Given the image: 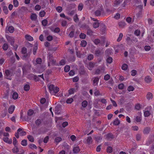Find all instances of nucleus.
I'll return each mask as SVG.
<instances>
[{"label":"nucleus","mask_w":154,"mask_h":154,"mask_svg":"<svg viewBox=\"0 0 154 154\" xmlns=\"http://www.w3.org/2000/svg\"><path fill=\"white\" fill-rule=\"evenodd\" d=\"M27 49L26 47H23L22 48L21 52L22 54H23L22 57L23 60H25L27 58L29 57L30 54L29 53H27Z\"/></svg>","instance_id":"nucleus-1"},{"label":"nucleus","mask_w":154,"mask_h":154,"mask_svg":"<svg viewBox=\"0 0 154 154\" xmlns=\"http://www.w3.org/2000/svg\"><path fill=\"white\" fill-rule=\"evenodd\" d=\"M5 73L6 78L8 79H11L10 78L14 74V71L12 69L6 70Z\"/></svg>","instance_id":"nucleus-2"},{"label":"nucleus","mask_w":154,"mask_h":154,"mask_svg":"<svg viewBox=\"0 0 154 154\" xmlns=\"http://www.w3.org/2000/svg\"><path fill=\"white\" fill-rule=\"evenodd\" d=\"M7 39L8 42H9L12 46L14 45V40L13 38L10 36H8L7 37Z\"/></svg>","instance_id":"nucleus-3"},{"label":"nucleus","mask_w":154,"mask_h":154,"mask_svg":"<svg viewBox=\"0 0 154 154\" xmlns=\"http://www.w3.org/2000/svg\"><path fill=\"white\" fill-rule=\"evenodd\" d=\"M3 140L5 142L9 144H11L12 143V140L11 139H9L7 137H3Z\"/></svg>","instance_id":"nucleus-4"},{"label":"nucleus","mask_w":154,"mask_h":154,"mask_svg":"<svg viewBox=\"0 0 154 154\" xmlns=\"http://www.w3.org/2000/svg\"><path fill=\"white\" fill-rule=\"evenodd\" d=\"M100 79V78L96 77L94 78L93 81V85L94 86H96L97 85Z\"/></svg>","instance_id":"nucleus-5"},{"label":"nucleus","mask_w":154,"mask_h":154,"mask_svg":"<svg viewBox=\"0 0 154 154\" xmlns=\"http://www.w3.org/2000/svg\"><path fill=\"white\" fill-rule=\"evenodd\" d=\"M95 64V63L94 62H90L88 65V69L89 70H92V69L94 67Z\"/></svg>","instance_id":"nucleus-6"},{"label":"nucleus","mask_w":154,"mask_h":154,"mask_svg":"<svg viewBox=\"0 0 154 154\" xmlns=\"http://www.w3.org/2000/svg\"><path fill=\"white\" fill-rule=\"evenodd\" d=\"M106 137L107 140H111L113 138L114 136L112 133H109L106 135Z\"/></svg>","instance_id":"nucleus-7"},{"label":"nucleus","mask_w":154,"mask_h":154,"mask_svg":"<svg viewBox=\"0 0 154 154\" xmlns=\"http://www.w3.org/2000/svg\"><path fill=\"white\" fill-rule=\"evenodd\" d=\"M137 7L140 10L138 13L137 14H136L137 17H139L140 16V14H141L142 13V10L143 9V5H139Z\"/></svg>","instance_id":"nucleus-8"},{"label":"nucleus","mask_w":154,"mask_h":154,"mask_svg":"<svg viewBox=\"0 0 154 154\" xmlns=\"http://www.w3.org/2000/svg\"><path fill=\"white\" fill-rule=\"evenodd\" d=\"M51 63L54 66H59L58 64L56 63V61L55 60L52 59L48 62V63ZM48 66H50V64L48 63Z\"/></svg>","instance_id":"nucleus-9"},{"label":"nucleus","mask_w":154,"mask_h":154,"mask_svg":"<svg viewBox=\"0 0 154 154\" xmlns=\"http://www.w3.org/2000/svg\"><path fill=\"white\" fill-rule=\"evenodd\" d=\"M15 108V107L14 106H11L9 108L8 111L10 114H12L14 112Z\"/></svg>","instance_id":"nucleus-10"},{"label":"nucleus","mask_w":154,"mask_h":154,"mask_svg":"<svg viewBox=\"0 0 154 154\" xmlns=\"http://www.w3.org/2000/svg\"><path fill=\"white\" fill-rule=\"evenodd\" d=\"M25 38L26 39L29 41H32L33 40V38L30 35L27 34L25 36Z\"/></svg>","instance_id":"nucleus-11"},{"label":"nucleus","mask_w":154,"mask_h":154,"mask_svg":"<svg viewBox=\"0 0 154 154\" xmlns=\"http://www.w3.org/2000/svg\"><path fill=\"white\" fill-rule=\"evenodd\" d=\"M92 138L91 137H88L86 139L87 143L88 145L91 144L92 142Z\"/></svg>","instance_id":"nucleus-12"},{"label":"nucleus","mask_w":154,"mask_h":154,"mask_svg":"<svg viewBox=\"0 0 154 154\" xmlns=\"http://www.w3.org/2000/svg\"><path fill=\"white\" fill-rule=\"evenodd\" d=\"M68 92L69 95H71L74 94L76 91L75 88H71L69 90Z\"/></svg>","instance_id":"nucleus-13"},{"label":"nucleus","mask_w":154,"mask_h":154,"mask_svg":"<svg viewBox=\"0 0 154 154\" xmlns=\"http://www.w3.org/2000/svg\"><path fill=\"white\" fill-rule=\"evenodd\" d=\"M123 0H115L114 2V4L115 6H117L119 5Z\"/></svg>","instance_id":"nucleus-14"},{"label":"nucleus","mask_w":154,"mask_h":154,"mask_svg":"<svg viewBox=\"0 0 154 154\" xmlns=\"http://www.w3.org/2000/svg\"><path fill=\"white\" fill-rule=\"evenodd\" d=\"M30 18L32 20H35L37 18V16L36 14L32 13L30 16Z\"/></svg>","instance_id":"nucleus-15"},{"label":"nucleus","mask_w":154,"mask_h":154,"mask_svg":"<svg viewBox=\"0 0 154 154\" xmlns=\"http://www.w3.org/2000/svg\"><path fill=\"white\" fill-rule=\"evenodd\" d=\"M51 30L55 33H58L60 32V29L59 27H56L54 29H51Z\"/></svg>","instance_id":"nucleus-16"},{"label":"nucleus","mask_w":154,"mask_h":154,"mask_svg":"<svg viewBox=\"0 0 154 154\" xmlns=\"http://www.w3.org/2000/svg\"><path fill=\"white\" fill-rule=\"evenodd\" d=\"M80 151V149L79 146L75 147L73 149V152L74 153H77L79 152Z\"/></svg>","instance_id":"nucleus-17"},{"label":"nucleus","mask_w":154,"mask_h":154,"mask_svg":"<svg viewBox=\"0 0 154 154\" xmlns=\"http://www.w3.org/2000/svg\"><path fill=\"white\" fill-rule=\"evenodd\" d=\"M47 58L48 60V62L51 60L53 59V56L52 54L49 53L47 55Z\"/></svg>","instance_id":"nucleus-18"},{"label":"nucleus","mask_w":154,"mask_h":154,"mask_svg":"<svg viewBox=\"0 0 154 154\" xmlns=\"http://www.w3.org/2000/svg\"><path fill=\"white\" fill-rule=\"evenodd\" d=\"M54 86L53 85H51L48 86V89L51 93L52 91L54 92Z\"/></svg>","instance_id":"nucleus-19"},{"label":"nucleus","mask_w":154,"mask_h":154,"mask_svg":"<svg viewBox=\"0 0 154 154\" xmlns=\"http://www.w3.org/2000/svg\"><path fill=\"white\" fill-rule=\"evenodd\" d=\"M81 105L83 108L86 107L88 105V102L86 100H84L82 103Z\"/></svg>","instance_id":"nucleus-20"},{"label":"nucleus","mask_w":154,"mask_h":154,"mask_svg":"<svg viewBox=\"0 0 154 154\" xmlns=\"http://www.w3.org/2000/svg\"><path fill=\"white\" fill-rule=\"evenodd\" d=\"M153 97L152 94L150 92H148L146 95V98L148 100L152 98Z\"/></svg>","instance_id":"nucleus-21"},{"label":"nucleus","mask_w":154,"mask_h":154,"mask_svg":"<svg viewBox=\"0 0 154 154\" xmlns=\"http://www.w3.org/2000/svg\"><path fill=\"white\" fill-rule=\"evenodd\" d=\"M3 10L5 14H7L8 13V10L7 7L5 6H4L3 7Z\"/></svg>","instance_id":"nucleus-22"},{"label":"nucleus","mask_w":154,"mask_h":154,"mask_svg":"<svg viewBox=\"0 0 154 154\" xmlns=\"http://www.w3.org/2000/svg\"><path fill=\"white\" fill-rule=\"evenodd\" d=\"M120 121L118 118H116L113 122V124L115 125H118L120 124Z\"/></svg>","instance_id":"nucleus-23"},{"label":"nucleus","mask_w":154,"mask_h":154,"mask_svg":"<svg viewBox=\"0 0 154 154\" xmlns=\"http://www.w3.org/2000/svg\"><path fill=\"white\" fill-rule=\"evenodd\" d=\"M112 58L110 57H108L106 59L107 63L109 64L111 63L112 62Z\"/></svg>","instance_id":"nucleus-24"},{"label":"nucleus","mask_w":154,"mask_h":154,"mask_svg":"<svg viewBox=\"0 0 154 154\" xmlns=\"http://www.w3.org/2000/svg\"><path fill=\"white\" fill-rule=\"evenodd\" d=\"M8 30L10 33H12L14 31V28L12 26H10L8 27Z\"/></svg>","instance_id":"nucleus-25"},{"label":"nucleus","mask_w":154,"mask_h":154,"mask_svg":"<svg viewBox=\"0 0 154 154\" xmlns=\"http://www.w3.org/2000/svg\"><path fill=\"white\" fill-rule=\"evenodd\" d=\"M27 137L29 141H30L32 142H33L34 141V137L32 136L31 135H28Z\"/></svg>","instance_id":"nucleus-26"},{"label":"nucleus","mask_w":154,"mask_h":154,"mask_svg":"<svg viewBox=\"0 0 154 154\" xmlns=\"http://www.w3.org/2000/svg\"><path fill=\"white\" fill-rule=\"evenodd\" d=\"M42 23L43 26H46L48 23L47 20V19H44L42 20Z\"/></svg>","instance_id":"nucleus-27"},{"label":"nucleus","mask_w":154,"mask_h":154,"mask_svg":"<svg viewBox=\"0 0 154 154\" xmlns=\"http://www.w3.org/2000/svg\"><path fill=\"white\" fill-rule=\"evenodd\" d=\"M125 23L123 21H120L119 23V25L120 27H123L125 25Z\"/></svg>","instance_id":"nucleus-28"},{"label":"nucleus","mask_w":154,"mask_h":154,"mask_svg":"<svg viewBox=\"0 0 154 154\" xmlns=\"http://www.w3.org/2000/svg\"><path fill=\"white\" fill-rule=\"evenodd\" d=\"M86 4L88 6H91V5L92 4L93 1L92 0H87L85 2Z\"/></svg>","instance_id":"nucleus-29"},{"label":"nucleus","mask_w":154,"mask_h":154,"mask_svg":"<svg viewBox=\"0 0 154 154\" xmlns=\"http://www.w3.org/2000/svg\"><path fill=\"white\" fill-rule=\"evenodd\" d=\"M35 124L37 126H39L42 123V121L40 119H38L35 121Z\"/></svg>","instance_id":"nucleus-30"},{"label":"nucleus","mask_w":154,"mask_h":154,"mask_svg":"<svg viewBox=\"0 0 154 154\" xmlns=\"http://www.w3.org/2000/svg\"><path fill=\"white\" fill-rule=\"evenodd\" d=\"M99 22H95L93 23V26L94 28H96L98 27L99 26Z\"/></svg>","instance_id":"nucleus-31"},{"label":"nucleus","mask_w":154,"mask_h":154,"mask_svg":"<svg viewBox=\"0 0 154 154\" xmlns=\"http://www.w3.org/2000/svg\"><path fill=\"white\" fill-rule=\"evenodd\" d=\"M8 44L5 43L2 46V48L4 51H6L8 50Z\"/></svg>","instance_id":"nucleus-32"},{"label":"nucleus","mask_w":154,"mask_h":154,"mask_svg":"<svg viewBox=\"0 0 154 154\" xmlns=\"http://www.w3.org/2000/svg\"><path fill=\"white\" fill-rule=\"evenodd\" d=\"M79 72L80 74L82 75L84 74L85 73V71L83 66L79 69Z\"/></svg>","instance_id":"nucleus-33"},{"label":"nucleus","mask_w":154,"mask_h":154,"mask_svg":"<svg viewBox=\"0 0 154 154\" xmlns=\"http://www.w3.org/2000/svg\"><path fill=\"white\" fill-rule=\"evenodd\" d=\"M70 69V67L69 66L66 65L64 68V71L65 72H68Z\"/></svg>","instance_id":"nucleus-34"},{"label":"nucleus","mask_w":154,"mask_h":154,"mask_svg":"<svg viewBox=\"0 0 154 154\" xmlns=\"http://www.w3.org/2000/svg\"><path fill=\"white\" fill-rule=\"evenodd\" d=\"M56 9L57 12L60 13L62 11L63 8L61 6H59L56 8Z\"/></svg>","instance_id":"nucleus-35"},{"label":"nucleus","mask_w":154,"mask_h":154,"mask_svg":"<svg viewBox=\"0 0 154 154\" xmlns=\"http://www.w3.org/2000/svg\"><path fill=\"white\" fill-rule=\"evenodd\" d=\"M24 89L25 91H28L30 89V86L29 85L26 84L24 86Z\"/></svg>","instance_id":"nucleus-36"},{"label":"nucleus","mask_w":154,"mask_h":154,"mask_svg":"<svg viewBox=\"0 0 154 154\" xmlns=\"http://www.w3.org/2000/svg\"><path fill=\"white\" fill-rule=\"evenodd\" d=\"M145 79V81L147 83H149L151 81V79L149 76L146 77Z\"/></svg>","instance_id":"nucleus-37"},{"label":"nucleus","mask_w":154,"mask_h":154,"mask_svg":"<svg viewBox=\"0 0 154 154\" xmlns=\"http://www.w3.org/2000/svg\"><path fill=\"white\" fill-rule=\"evenodd\" d=\"M34 113V111L32 109H29L27 112V114L28 116H32Z\"/></svg>","instance_id":"nucleus-38"},{"label":"nucleus","mask_w":154,"mask_h":154,"mask_svg":"<svg viewBox=\"0 0 154 154\" xmlns=\"http://www.w3.org/2000/svg\"><path fill=\"white\" fill-rule=\"evenodd\" d=\"M13 4L14 6L15 7H17L19 5V2L17 0H14Z\"/></svg>","instance_id":"nucleus-39"},{"label":"nucleus","mask_w":154,"mask_h":154,"mask_svg":"<svg viewBox=\"0 0 154 154\" xmlns=\"http://www.w3.org/2000/svg\"><path fill=\"white\" fill-rule=\"evenodd\" d=\"M18 94L17 92H14L13 93L12 98L14 100H16L18 98Z\"/></svg>","instance_id":"nucleus-40"},{"label":"nucleus","mask_w":154,"mask_h":154,"mask_svg":"<svg viewBox=\"0 0 154 154\" xmlns=\"http://www.w3.org/2000/svg\"><path fill=\"white\" fill-rule=\"evenodd\" d=\"M29 147L32 149H36L37 148V147L36 146L33 144H31L29 145Z\"/></svg>","instance_id":"nucleus-41"},{"label":"nucleus","mask_w":154,"mask_h":154,"mask_svg":"<svg viewBox=\"0 0 154 154\" xmlns=\"http://www.w3.org/2000/svg\"><path fill=\"white\" fill-rule=\"evenodd\" d=\"M45 14L44 11H42L39 13V16L41 17H43L45 16Z\"/></svg>","instance_id":"nucleus-42"},{"label":"nucleus","mask_w":154,"mask_h":154,"mask_svg":"<svg viewBox=\"0 0 154 154\" xmlns=\"http://www.w3.org/2000/svg\"><path fill=\"white\" fill-rule=\"evenodd\" d=\"M80 45L83 47H85L87 45V42L85 40H82L81 42Z\"/></svg>","instance_id":"nucleus-43"},{"label":"nucleus","mask_w":154,"mask_h":154,"mask_svg":"<svg viewBox=\"0 0 154 154\" xmlns=\"http://www.w3.org/2000/svg\"><path fill=\"white\" fill-rule=\"evenodd\" d=\"M128 67V66L126 64L124 63L122 65V68L123 70H126L127 69Z\"/></svg>","instance_id":"nucleus-44"},{"label":"nucleus","mask_w":154,"mask_h":154,"mask_svg":"<svg viewBox=\"0 0 154 154\" xmlns=\"http://www.w3.org/2000/svg\"><path fill=\"white\" fill-rule=\"evenodd\" d=\"M27 142L26 140H23L21 141V144L22 146H26L27 145Z\"/></svg>","instance_id":"nucleus-45"},{"label":"nucleus","mask_w":154,"mask_h":154,"mask_svg":"<svg viewBox=\"0 0 154 154\" xmlns=\"http://www.w3.org/2000/svg\"><path fill=\"white\" fill-rule=\"evenodd\" d=\"M22 131V129L20 128H19L17 130V132L16 133L15 135L17 138H18L19 137L18 133L20 132V131Z\"/></svg>","instance_id":"nucleus-46"},{"label":"nucleus","mask_w":154,"mask_h":154,"mask_svg":"<svg viewBox=\"0 0 154 154\" xmlns=\"http://www.w3.org/2000/svg\"><path fill=\"white\" fill-rule=\"evenodd\" d=\"M123 36V34L122 33H120L119 35V37L117 40L118 42H119L122 39V37Z\"/></svg>","instance_id":"nucleus-47"},{"label":"nucleus","mask_w":154,"mask_h":154,"mask_svg":"<svg viewBox=\"0 0 154 154\" xmlns=\"http://www.w3.org/2000/svg\"><path fill=\"white\" fill-rule=\"evenodd\" d=\"M36 62L37 64H40L42 62V60L40 58H37L36 60Z\"/></svg>","instance_id":"nucleus-48"},{"label":"nucleus","mask_w":154,"mask_h":154,"mask_svg":"<svg viewBox=\"0 0 154 154\" xmlns=\"http://www.w3.org/2000/svg\"><path fill=\"white\" fill-rule=\"evenodd\" d=\"M73 101V99L72 98H71L68 99L66 101V103H67L70 104L72 103Z\"/></svg>","instance_id":"nucleus-49"},{"label":"nucleus","mask_w":154,"mask_h":154,"mask_svg":"<svg viewBox=\"0 0 154 154\" xmlns=\"http://www.w3.org/2000/svg\"><path fill=\"white\" fill-rule=\"evenodd\" d=\"M101 14V11L99 10H97L95 12V14L97 16H100Z\"/></svg>","instance_id":"nucleus-50"},{"label":"nucleus","mask_w":154,"mask_h":154,"mask_svg":"<svg viewBox=\"0 0 154 154\" xmlns=\"http://www.w3.org/2000/svg\"><path fill=\"white\" fill-rule=\"evenodd\" d=\"M110 78V75L109 74H107L104 76V79L106 81L109 80Z\"/></svg>","instance_id":"nucleus-51"},{"label":"nucleus","mask_w":154,"mask_h":154,"mask_svg":"<svg viewBox=\"0 0 154 154\" xmlns=\"http://www.w3.org/2000/svg\"><path fill=\"white\" fill-rule=\"evenodd\" d=\"M127 90L128 91H133L134 90V88L132 86H129L127 88Z\"/></svg>","instance_id":"nucleus-52"},{"label":"nucleus","mask_w":154,"mask_h":154,"mask_svg":"<svg viewBox=\"0 0 154 154\" xmlns=\"http://www.w3.org/2000/svg\"><path fill=\"white\" fill-rule=\"evenodd\" d=\"M141 118L140 116H137L135 118V121L137 122H140L141 121Z\"/></svg>","instance_id":"nucleus-53"},{"label":"nucleus","mask_w":154,"mask_h":154,"mask_svg":"<svg viewBox=\"0 0 154 154\" xmlns=\"http://www.w3.org/2000/svg\"><path fill=\"white\" fill-rule=\"evenodd\" d=\"M106 152L107 153H109L112 152V148L111 146H108L106 149Z\"/></svg>","instance_id":"nucleus-54"},{"label":"nucleus","mask_w":154,"mask_h":154,"mask_svg":"<svg viewBox=\"0 0 154 154\" xmlns=\"http://www.w3.org/2000/svg\"><path fill=\"white\" fill-rule=\"evenodd\" d=\"M46 39L48 41H51L53 39V37L51 35H49L46 37Z\"/></svg>","instance_id":"nucleus-55"},{"label":"nucleus","mask_w":154,"mask_h":154,"mask_svg":"<svg viewBox=\"0 0 154 154\" xmlns=\"http://www.w3.org/2000/svg\"><path fill=\"white\" fill-rule=\"evenodd\" d=\"M150 113L148 111H145L144 112V115L145 117H148L150 115Z\"/></svg>","instance_id":"nucleus-56"},{"label":"nucleus","mask_w":154,"mask_h":154,"mask_svg":"<svg viewBox=\"0 0 154 154\" xmlns=\"http://www.w3.org/2000/svg\"><path fill=\"white\" fill-rule=\"evenodd\" d=\"M62 139L60 137H57L55 138V141L57 143H59L61 141Z\"/></svg>","instance_id":"nucleus-57"},{"label":"nucleus","mask_w":154,"mask_h":154,"mask_svg":"<svg viewBox=\"0 0 154 154\" xmlns=\"http://www.w3.org/2000/svg\"><path fill=\"white\" fill-rule=\"evenodd\" d=\"M67 21L65 20H63L61 22V25L63 27L66 26L67 25Z\"/></svg>","instance_id":"nucleus-58"},{"label":"nucleus","mask_w":154,"mask_h":154,"mask_svg":"<svg viewBox=\"0 0 154 154\" xmlns=\"http://www.w3.org/2000/svg\"><path fill=\"white\" fill-rule=\"evenodd\" d=\"M86 35L83 33H81L79 35V37L80 38H81L85 39L86 38Z\"/></svg>","instance_id":"nucleus-59"},{"label":"nucleus","mask_w":154,"mask_h":154,"mask_svg":"<svg viewBox=\"0 0 154 154\" xmlns=\"http://www.w3.org/2000/svg\"><path fill=\"white\" fill-rule=\"evenodd\" d=\"M150 131V129L148 128H145L143 131V133L144 134H148Z\"/></svg>","instance_id":"nucleus-60"},{"label":"nucleus","mask_w":154,"mask_h":154,"mask_svg":"<svg viewBox=\"0 0 154 154\" xmlns=\"http://www.w3.org/2000/svg\"><path fill=\"white\" fill-rule=\"evenodd\" d=\"M54 89L53 92L55 94L57 93L59 91V88L57 87H54Z\"/></svg>","instance_id":"nucleus-61"},{"label":"nucleus","mask_w":154,"mask_h":154,"mask_svg":"<svg viewBox=\"0 0 154 154\" xmlns=\"http://www.w3.org/2000/svg\"><path fill=\"white\" fill-rule=\"evenodd\" d=\"M93 55L92 54H90L88 57V59L89 60H91L93 59Z\"/></svg>","instance_id":"nucleus-62"},{"label":"nucleus","mask_w":154,"mask_h":154,"mask_svg":"<svg viewBox=\"0 0 154 154\" xmlns=\"http://www.w3.org/2000/svg\"><path fill=\"white\" fill-rule=\"evenodd\" d=\"M41 9V6L39 5H36L35 7V10L38 11L40 10Z\"/></svg>","instance_id":"nucleus-63"},{"label":"nucleus","mask_w":154,"mask_h":154,"mask_svg":"<svg viewBox=\"0 0 154 154\" xmlns=\"http://www.w3.org/2000/svg\"><path fill=\"white\" fill-rule=\"evenodd\" d=\"M83 8V5L82 4H79L78 7V10L79 11H81L82 10Z\"/></svg>","instance_id":"nucleus-64"}]
</instances>
